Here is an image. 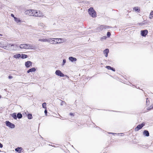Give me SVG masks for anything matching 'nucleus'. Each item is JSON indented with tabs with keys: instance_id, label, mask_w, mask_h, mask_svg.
<instances>
[{
	"instance_id": "obj_9",
	"label": "nucleus",
	"mask_w": 153,
	"mask_h": 153,
	"mask_svg": "<svg viewBox=\"0 0 153 153\" xmlns=\"http://www.w3.org/2000/svg\"><path fill=\"white\" fill-rule=\"evenodd\" d=\"M148 30H142L141 31V35L143 36H146L148 33Z\"/></svg>"
},
{
	"instance_id": "obj_37",
	"label": "nucleus",
	"mask_w": 153,
	"mask_h": 153,
	"mask_svg": "<svg viewBox=\"0 0 153 153\" xmlns=\"http://www.w3.org/2000/svg\"><path fill=\"white\" fill-rule=\"evenodd\" d=\"M44 112L46 115H47V110L45 109V111Z\"/></svg>"
},
{
	"instance_id": "obj_36",
	"label": "nucleus",
	"mask_w": 153,
	"mask_h": 153,
	"mask_svg": "<svg viewBox=\"0 0 153 153\" xmlns=\"http://www.w3.org/2000/svg\"><path fill=\"white\" fill-rule=\"evenodd\" d=\"M149 108V110H150L152 108H153V104L151 105L150 107Z\"/></svg>"
},
{
	"instance_id": "obj_1",
	"label": "nucleus",
	"mask_w": 153,
	"mask_h": 153,
	"mask_svg": "<svg viewBox=\"0 0 153 153\" xmlns=\"http://www.w3.org/2000/svg\"><path fill=\"white\" fill-rule=\"evenodd\" d=\"M19 47L21 49H35L36 48L32 45L30 44H22L20 45Z\"/></svg>"
},
{
	"instance_id": "obj_10",
	"label": "nucleus",
	"mask_w": 153,
	"mask_h": 153,
	"mask_svg": "<svg viewBox=\"0 0 153 153\" xmlns=\"http://www.w3.org/2000/svg\"><path fill=\"white\" fill-rule=\"evenodd\" d=\"M12 45H15V46H12L11 47V50H10L12 51H16L17 50V48H18V46L16 44H12Z\"/></svg>"
},
{
	"instance_id": "obj_16",
	"label": "nucleus",
	"mask_w": 153,
	"mask_h": 153,
	"mask_svg": "<svg viewBox=\"0 0 153 153\" xmlns=\"http://www.w3.org/2000/svg\"><path fill=\"white\" fill-rule=\"evenodd\" d=\"M14 20L17 23H20L21 22V20L19 18L16 17H14Z\"/></svg>"
},
{
	"instance_id": "obj_19",
	"label": "nucleus",
	"mask_w": 153,
	"mask_h": 153,
	"mask_svg": "<svg viewBox=\"0 0 153 153\" xmlns=\"http://www.w3.org/2000/svg\"><path fill=\"white\" fill-rule=\"evenodd\" d=\"M22 149V147H18L15 149V150L19 153H20Z\"/></svg>"
},
{
	"instance_id": "obj_25",
	"label": "nucleus",
	"mask_w": 153,
	"mask_h": 153,
	"mask_svg": "<svg viewBox=\"0 0 153 153\" xmlns=\"http://www.w3.org/2000/svg\"><path fill=\"white\" fill-rule=\"evenodd\" d=\"M106 68H107L109 70H111L113 71H115V69L114 68H113L111 67L110 66H106Z\"/></svg>"
},
{
	"instance_id": "obj_17",
	"label": "nucleus",
	"mask_w": 153,
	"mask_h": 153,
	"mask_svg": "<svg viewBox=\"0 0 153 153\" xmlns=\"http://www.w3.org/2000/svg\"><path fill=\"white\" fill-rule=\"evenodd\" d=\"M36 71V69L34 68H33L29 69L27 71V73H29L30 72H35Z\"/></svg>"
},
{
	"instance_id": "obj_24",
	"label": "nucleus",
	"mask_w": 153,
	"mask_h": 153,
	"mask_svg": "<svg viewBox=\"0 0 153 153\" xmlns=\"http://www.w3.org/2000/svg\"><path fill=\"white\" fill-rule=\"evenodd\" d=\"M21 57L22 59H24L27 58L28 56L27 55L25 54H22L21 55Z\"/></svg>"
},
{
	"instance_id": "obj_26",
	"label": "nucleus",
	"mask_w": 153,
	"mask_h": 153,
	"mask_svg": "<svg viewBox=\"0 0 153 153\" xmlns=\"http://www.w3.org/2000/svg\"><path fill=\"white\" fill-rule=\"evenodd\" d=\"M99 27L101 29H102L103 28H108V26H100Z\"/></svg>"
},
{
	"instance_id": "obj_35",
	"label": "nucleus",
	"mask_w": 153,
	"mask_h": 153,
	"mask_svg": "<svg viewBox=\"0 0 153 153\" xmlns=\"http://www.w3.org/2000/svg\"><path fill=\"white\" fill-rule=\"evenodd\" d=\"M44 39H38L39 41H41L43 42Z\"/></svg>"
},
{
	"instance_id": "obj_18",
	"label": "nucleus",
	"mask_w": 153,
	"mask_h": 153,
	"mask_svg": "<svg viewBox=\"0 0 153 153\" xmlns=\"http://www.w3.org/2000/svg\"><path fill=\"white\" fill-rule=\"evenodd\" d=\"M52 39V38H49L48 39H43V42H51V40Z\"/></svg>"
},
{
	"instance_id": "obj_45",
	"label": "nucleus",
	"mask_w": 153,
	"mask_h": 153,
	"mask_svg": "<svg viewBox=\"0 0 153 153\" xmlns=\"http://www.w3.org/2000/svg\"><path fill=\"white\" fill-rule=\"evenodd\" d=\"M3 36L2 34H0V36Z\"/></svg>"
},
{
	"instance_id": "obj_31",
	"label": "nucleus",
	"mask_w": 153,
	"mask_h": 153,
	"mask_svg": "<svg viewBox=\"0 0 153 153\" xmlns=\"http://www.w3.org/2000/svg\"><path fill=\"white\" fill-rule=\"evenodd\" d=\"M46 103L45 102H44L42 104V107L44 108H46Z\"/></svg>"
},
{
	"instance_id": "obj_27",
	"label": "nucleus",
	"mask_w": 153,
	"mask_h": 153,
	"mask_svg": "<svg viewBox=\"0 0 153 153\" xmlns=\"http://www.w3.org/2000/svg\"><path fill=\"white\" fill-rule=\"evenodd\" d=\"M12 117L14 118V119L16 120L17 119V117L16 114L15 113H13L12 114Z\"/></svg>"
},
{
	"instance_id": "obj_34",
	"label": "nucleus",
	"mask_w": 153,
	"mask_h": 153,
	"mask_svg": "<svg viewBox=\"0 0 153 153\" xmlns=\"http://www.w3.org/2000/svg\"><path fill=\"white\" fill-rule=\"evenodd\" d=\"M107 36H108V37H110V35H111V33H110V32H108L107 33Z\"/></svg>"
},
{
	"instance_id": "obj_15",
	"label": "nucleus",
	"mask_w": 153,
	"mask_h": 153,
	"mask_svg": "<svg viewBox=\"0 0 153 153\" xmlns=\"http://www.w3.org/2000/svg\"><path fill=\"white\" fill-rule=\"evenodd\" d=\"M109 52V50L108 49H105L103 51V53L104 54H105V56L106 57H107L108 56V54Z\"/></svg>"
},
{
	"instance_id": "obj_20",
	"label": "nucleus",
	"mask_w": 153,
	"mask_h": 153,
	"mask_svg": "<svg viewBox=\"0 0 153 153\" xmlns=\"http://www.w3.org/2000/svg\"><path fill=\"white\" fill-rule=\"evenodd\" d=\"M143 134L147 137L149 136V131L147 130H145L143 132Z\"/></svg>"
},
{
	"instance_id": "obj_23",
	"label": "nucleus",
	"mask_w": 153,
	"mask_h": 153,
	"mask_svg": "<svg viewBox=\"0 0 153 153\" xmlns=\"http://www.w3.org/2000/svg\"><path fill=\"white\" fill-rule=\"evenodd\" d=\"M153 18V11H152L149 15V18L151 19Z\"/></svg>"
},
{
	"instance_id": "obj_38",
	"label": "nucleus",
	"mask_w": 153,
	"mask_h": 153,
	"mask_svg": "<svg viewBox=\"0 0 153 153\" xmlns=\"http://www.w3.org/2000/svg\"><path fill=\"white\" fill-rule=\"evenodd\" d=\"M70 115L71 116H74V114L73 113H70Z\"/></svg>"
},
{
	"instance_id": "obj_42",
	"label": "nucleus",
	"mask_w": 153,
	"mask_h": 153,
	"mask_svg": "<svg viewBox=\"0 0 153 153\" xmlns=\"http://www.w3.org/2000/svg\"><path fill=\"white\" fill-rule=\"evenodd\" d=\"M117 134V135H119V134H120V135H121V136H123V133H118Z\"/></svg>"
},
{
	"instance_id": "obj_22",
	"label": "nucleus",
	"mask_w": 153,
	"mask_h": 153,
	"mask_svg": "<svg viewBox=\"0 0 153 153\" xmlns=\"http://www.w3.org/2000/svg\"><path fill=\"white\" fill-rule=\"evenodd\" d=\"M21 56V55L20 54H18L14 55L13 56L14 58L16 59H18Z\"/></svg>"
},
{
	"instance_id": "obj_33",
	"label": "nucleus",
	"mask_w": 153,
	"mask_h": 153,
	"mask_svg": "<svg viewBox=\"0 0 153 153\" xmlns=\"http://www.w3.org/2000/svg\"><path fill=\"white\" fill-rule=\"evenodd\" d=\"M66 60L65 59H64L63 60V62H62V66H63L65 63H66Z\"/></svg>"
},
{
	"instance_id": "obj_41",
	"label": "nucleus",
	"mask_w": 153,
	"mask_h": 153,
	"mask_svg": "<svg viewBox=\"0 0 153 153\" xmlns=\"http://www.w3.org/2000/svg\"><path fill=\"white\" fill-rule=\"evenodd\" d=\"M106 36H104L103 37H102L101 39V40H102V39H106Z\"/></svg>"
},
{
	"instance_id": "obj_11",
	"label": "nucleus",
	"mask_w": 153,
	"mask_h": 153,
	"mask_svg": "<svg viewBox=\"0 0 153 153\" xmlns=\"http://www.w3.org/2000/svg\"><path fill=\"white\" fill-rule=\"evenodd\" d=\"M32 62L30 61H27L25 63V65L26 67L29 68L31 65Z\"/></svg>"
},
{
	"instance_id": "obj_28",
	"label": "nucleus",
	"mask_w": 153,
	"mask_h": 153,
	"mask_svg": "<svg viewBox=\"0 0 153 153\" xmlns=\"http://www.w3.org/2000/svg\"><path fill=\"white\" fill-rule=\"evenodd\" d=\"M56 40L55 39H51V40L50 43L52 44H54L55 43Z\"/></svg>"
},
{
	"instance_id": "obj_39",
	"label": "nucleus",
	"mask_w": 153,
	"mask_h": 153,
	"mask_svg": "<svg viewBox=\"0 0 153 153\" xmlns=\"http://www.w3.org/2000/svg\"><path fill=\"white\" fill-rule=\"evenodd\" d=\"M3 145L0 143V148H2L3 147Z\"/></svg>"
},
{
	"instance_id": "obj_40",
	"label": "nucleus",
	"mask_w": 153,
	"mask_h": 153,
	"mask_svg": "<svg viewBox=\"0 0 153 153\" xmlns=\"http://www.w3.org/2000/svg\"><path fill=\"white\" fill-rule=\"evenodd\" d=\"M11 16L12 17H13L14 18V17H15L14 16V15L13 14H11Z\"/></svg>"
},
{
	"instance_id": "obj_8",
	"label": "nucleus",
	"mask_w": 153,
	"mask_h": 153,
	"mask_svg": "<svg viewBox=\"0 0 153 153\" xmlns=\"http://www.w3.org/2000/svg\"><path fill=\"white\" fill-rule=\"evenodd\" d=\"M144 125L145 124L143 123L139 125L137 127L135 128V131H138L139 130L141 129Z\"/></svg>"
},
{
	"instance_id": "obj_29",
	"label": "nucleus",
	"mask_w": 153,
	"mask_h": 153,
	"mask_svg": "<svg viewBox=\"0 0 153 153\" xmlns=\"http://www.w3.org/2000/svg\"><path fill=\"white\" fill-rule=\"evenodd\" d=\"M17 117L19 118H21L22 117V115L21 113H18L17 114Z\"/></svg>"
},
{
	"instance_id": "obj_6",
	"label": "nucleus",
	"mask_w": 153,
	"mask_h": 153,
	"mask_svg": "<svg viewBox=\"0 0 153 153\" xmlns=\"http://www.w3.org/2000/svg\"><path fill=\"white\" fill-rule=\"evenodd\" d=\"M55 74L61 77H63L65 76L64 74L59 70H56L55 72Z\"/></svg>"
},
{
	"instance_id": "obj_30",
	"label": "nucleus",
	"mask_w": 153,
	"mask_h": 153,
	"mask_svg": "<svg viewBox=\"0 0 153 153\" xmlns=\"http://www.w3.org/2000/svg\"><path fill=\"white\" fill-rule=\"evenodd\" d=\"M133 10H134L135 11L139 12L140 11V9H139L138 7H135L134 8Z\"/></svg>"
},
{
	"instance_id": "obj_21",
	"label": "nucleus",
	"mask_w": 153,
	"mask_h": 153,
	"mask_svg": "<svg viewBox=\"0 0 153 153\" xmlns=\"http://www.w3.org/2000/svg\"><path fill=\"white\" fill-rule=\"evenodd\" d=\"M39 25V27H42L44 29H45L46 27V26L42 23H40Z\"/></svg>"
},
{
	"instance_id": "obj_4",
	"label": "nucleus",
	"mask_w": 153,
	"mask_h": 153,
	"mask_svg": "<svg viewBox=\"0 0 153 153\" xmlns=\"http://www.w3.org/2000/svg\"><path fill=\"white\" fill-rule=\"evenodd\" d=\"M12 46H15V45H12V44L7 43L5 46H4L3 48L7 50H11V47Z\"/></svg>"
},
{
	"instance_id": "obj_7",
	"label": "nucleus",
	"mask_w": 153,
	"mask_h": 153,
	"mask_svg": "<svg viewBox=\"0 0 153 153\" xmlns=\"http://www.w3.org/2000/svg\"><path fill=\"white\" fill-rule=\"evenodd\" d=\"M44 16V15L42 12L39 10L37 11L36 17H43Z\"/></svg>"
},
{
	"instance_id": "obj_43",
	"label": "nucleus",
	"mask_w": 153,
	"mask_h": 153,
	"mask_svg": "<svg viewBox=\"0 0 153 153\" xmlns=\"http://www.w3.org/2000/svg\"><path fill=\"white\" fill-rule=\"evenodd\" d=\"M108 134H114V135H115V134H116V133H110V132H109L108 133Z\"/></svg>"
},
{
	"instance_id": "obj_46",
	"label": "nucleus",
	"mask_w": 153,
	"mask_h": 153,
	"mask_svg": "<svg viewBox=\"0 0 153 153\" xmlns=\"http://www.w3.org/2000/svg\"><path fill=\"white\" fill-rule=\"evenodd\" d=\"M1 152V151L0 150V152Z\"/></svg>"
},
{
	"instance_id": "obj_12",
	"label": "nucleus",
	"mask_w": 153,
	"mask_h": 153,
	"mask_svg": "<svg viewBox=\"0 0 153 153\" xmlns=\"http://www.w3.org/2000/svg\"><path fill=\"white\" fill-rule=\"evenodd\" d=\"M31 16H33L36 17L37 10L32 9Z\"/></svg>"
},
{
	"instance_id": "obj_14",
	"label": "nucleus",
	"mask_w": 153,
	"mask_h": 153,
	"mask_svg": "<svg viewBox=\"0 0 153 153\" xmlns=\"http://www.w3.org/2000/svg\"><path fill=\"white\" fill-rule=\"evenodd\" d=\"M68 59L70 61L72 62L76 61L77 60V59L76 58H74L72 56L69 57L68 58Z\"/></svg>"
},
{
	"instance_id": "obj_5",
	"label": "nucleus",
	"mask_w": 153,
	"mask_h": 153,
	"mask_svg": "<svg viewBox=\"0 0 153 153\" xmlns=\"http://www.w3.org/2000/svg\"><path fill=\"white\" fill-rule=\"evenodd\" d=\"M6 126L11 128H13L15 127V125L8 121H6Z\"/></svg>"
},
{
	"instance_id": "obj_2",
	"label": "nucleus",
	"mask_w": 153,
	"mask_h": 153,
	"mask_svg": "<svg viewBox=\"0 0 153 153\" xmlns=\"http://www.w3.org/2000/svg\"><path fill=\"white\" fill-rule=\"evenodd\" d=\"M88 12L89 15L92 17L94 18L96 16V13L93 8L90 7L88 10Z\"/></svg>"
},
{
	"instance_id": "obj_32",
	"label": "nucleus",
	"mask_w": 153,
	"mask_h": 153,
	"mask_svg": "<svg viewBox=\"0 0 153 153\" xmlns=\"http://www.w3.org/2000/svg\"><path fill=\"white\" fill-rule=\"evenodd\" d=\"M27 117L29 119H31L32 117V114H29L27 115Z\"/></svg>"
},
{
	"instance_id": "obj_13",
	"label": "nucleus",
	"mask_w": 153,
	"mask_h": 153,
	"mask_svg": "<svg viewBox=\"0 0 153 153\" xmlns=\"http://www.w3.org/2000/svg\"><path fill=\"white\" fill-rule=\"evenodd\" d=\"M32 9H29L26 10L25 12V14L31 16Z\"/></svg>"
},
{
	"instance_id": "obj_3",
	"label": "nucleus",
	"mask_w": 153,
	"mask_h": 153,
	"mask_svg": "<svg viewBox=\"0 0 153 153\" xmlns=\"http://www.w3.org/2000/svg\"><path fill=\"white\" fill-rule=\"evenodd\" d=\"M52 39H55L56 40V44L61 43L65 41V40L62 38H52Z\"/></svg>"
},
{
	"instance_id": "obj_44",
	"label": "nucleus",
	"mask_w": 153,
	"mask_h": 153,
	"mask_svg": "<svg viewBox=\"0 0 153 153\" xmlns=\"http://www.w3.org/2000/svg\"><path fill=\"white\" fill-rule=\"evenodd\" d=\"M13 78L12 76H9V79H11Z\"/></svg>"
}]
</instances>
